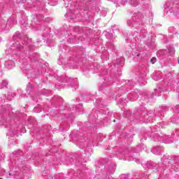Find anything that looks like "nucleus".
Listing matches in <instances>:
<instances>
[{
	"instance_id": "nucleus-1",
	"label": "nucleus",
	"mask_w": 179,
	"mask_h": 179,
	"mask_svg": "<svg viewBox=\"0 0 179 179\" xmlns=\"http://www.w3.org/2000/svg\"><path fill=\"white\" fill-rule=\"evenodd\" d=\"M153 139L155 142H160L163 139V137L159 136V134H155L153 136Z\"/></svg>"
},
{
	"instance_id": "nucleus-2",
	"label": "nucleus",
	"mask_w": 179,
	"mask_h": 179,
	"mask_svg": "<svg viewBox=\"0 0 179 179\" xmlns=\"http://www.w3.org/2000/svg\"><path fill=\"white\" fill-rule=\"evenodd\" d=\"M175 162H175V167L176 168L175 170L176 171H178V170H179V157H177L176 158Z\"/></svg>"
},
{
	"instance_id": "nucleus-3",
	"label": "nucleus",
	"mask_w": 179,
	"mask_h": 179,
	"mask_svg": "<svg viewBox=\"0 0 179 179\" xmlns=\"http://www.w3.org/2000/svg\"><path fill=\"white\" fill-rule=\"evenodd\" d=\"M8 86V83L6 81L3 80L1 83H0V89H4V87H6Z\"/></svg>"
},
{
	"instance_id": "nucleus-4",
	"label": "nucleus",
	"mask_w": 179,
	"mask_h": 179,
	"mask_svg": "<svg viewBox=\"0 0 179 179\" xmlns=\"http://www.w3.org/2000/svg\"><path fill=\"white\" fill-rule=\"evenodd\" d=\"M10 64H6V68L8 69H12V68H13V66H15V63H13V62H10Z\"/></svg>"
},
{
	"instance_id": "nucleus-5",
	"label": "nucleus",
	"mask_w": 179,
	"mask_h": 179,
	"mask_svg": "<svg viewBox=\"0 0 179 179\" xmlns=\"http://www.w3.org/2000/svg\"><path fill=\"white\" fill-rule=\"evenodd\" d=\"M31 89H32L31 84L30 83H29L27 86V90L28 92H31Z\"/></svg>"
},
{
	"instance_id": "nucleus-6",
	"label": "nucleus",
	"mask_w": 179,
	"mask_h": 179,
	"mask_svg": "<svg viewBox=\"0 0 179 179\" xmlns=\"http://www.w3.org/2000/svg\"><path fill=\"white\" fill-rule=\"evenodd\" d=\"M62 82H68V77L66 76H62Z\"/></svg>"
},
{
	"instance_id": "nucleus-7",
	"label": "nucleus",
	"mask_w": 179,
	"mask_h": 179,
	"mask_svg": "<svg viewBox=\"0 0 179 179\" xmlns=\"http://www.w3.org/2000/svg\"><path fill=\"white\" fill-rule=\"evenodd\" d=\"M150 62L152 64H155L156 62V57H152L150 60Z\"/></svg>"
},
{
	"instance_id": "nucleus-8",
	"label": "nucleus",
	"mask_w": 179,
	"mask_h": 179,
	"mask_svg": "<svg viewBox=\"0 0 179 179\" xmlns=\"http://www.w3.org/2000/svg\"><path fill=\"white\" fill-rule=\"evenodd\" d=\"M165 142L166 143H173V141L171 140H166Z\"/></svg>"
},
{
	"instance_id": "nucleus-9",
	"label": "nucleus",
	"mask_w": 179,
	"mask_h": 179,
	"mask_svg": "<svg viewBox=\"0 0 179 179\" xmlns=\"http://www.w3.org/2000/svg\"><path fill=\"white\" fill-rule=\"evenodd\" d=\"M17 48H19L20 50V49L23 48V45H17Z\"/></svg>"
},
{
	"instance_id": "nucleus-10",
	"label": "nucleus",
	"mask_w": 179,
	"mask_h": 179,
	"mask_svg": "<svg viewBox=\"0 0 179 179\" xmlns=\"http://www.w3.org/2000/svg\"><path fill=\"white\" fill-rule=\"evenodd\" d=\"M13 155H19V152H17V151H14L13 152Z\"/></svg>"
},
{
	"instance_id": "nucleus-11",
	"label": "nucleus",
	"mask_w": 179,
	"mask_h": 179,
	"mask_svg": "<svg viewBox=\"0 0 179 179\" xmlns=\"http://www.w3.org/2000/svg\"><path fill=\"white\" fill-rule=\"evenodd\" d=\"M175 108H176V110H179V105L175 106Z\"/></svg>"
},
{
	"instance_id": "nucleus-12",
	"label": "nucleus",
	"mask_w": 179,
	"mask_h": 179,
	"mask_svg": "<svg viewBox=\"0 0 179 179\" xmlns=\"http://www.w3.org/2000/svg\"><path fill=\"white\" fill-rule=\"evenodd\" d=\"M132 5H133L134 6H138V2H136V4L132 3Z\"/></svg>"
},
{
	"instance_id": "nucleus-13",
	"label": "nucleus",
	"mask_w": 179,
	"mask_h": 179,
	"mask_svg": "<svg viewBox=\"0 0 179 179\" xmlns=\"http://www.w3.org/2000/svg\"><path fill=\"white\" fill-rule=\"evenodd\" d=\"M19 44V42H15V43H14V45H17Z\"/></svg>"
},
{
	"instance_id": "nucleus-14",
	"label": "nucleus",
	"mask_w": 179,
	"mask_h": 179,
	"mask_svg": "<svg viewBox=\"0 0 179 179\" xmlns=\"http://www.w3.org/2000/svg\"><path fill=\"white\" fill-rule=\"evenodd\" d=\"M122 178H125V175H122Z\"/></svg>"
},
{
	"instance_id": "nucleus-15",
	"label": "nucleus",
	"mask_w": 179,
	"mask_h": 179,
	"mask_svg": "<svg viewBox=\"0 0 179 179\" xmlns=\"http://www.w3.org/2000/svg\"><path fill=\"white\" fill-rule=\"evenodd\" d=\"M153 79H154V80H159V79H156V78H155V77H153Z\"/></svg>"
},
{
	"instance_id": "nucleus-16",
	"label": "nucleus",
	"mask_w": 179,
	"mask_h": 179,
	"mask_svg": "<svg viewBox=\"0 0 179 179\" xmlns=\"http://www.w3.org/2000/svg\"><path fill=\"white\" fill-rule=\"evenodd\" d=\"M178 64H179V59H178Z\"/></svg>"
},
{
	"instance_id": "nucleus-17",
	"label": "nucleus",
	"mask_w": 179,
	"mask_h": 179,
	"mask_svg": "<svg viewBox=\"0 0 179 179\" xmlns=\"http://www.w3.org/2000/svg\"><path fill=\"white\" fill-rule=\"evenodd\" d=\"M113 122H115V120H113Z\"/></svg>"
},
{
	"instance_id": "nucleus-18",
	"label": "nucleus",
	"mask_w": 179,
	"mask_h": 179,
	"mask_svg": "<svg viewBox=\"0 0 179 179\" xmlns=\"http://www.w3.org/2000/svg\"><path fill=\"white\" fill-rule=\"evenodd\" d=\"M172 51H174V49H172Z\"/></svg>"
},
{
	"instance_id": "nucleus-19",
	"label": "nucleus",
	"mask_w": 179,
	"mask_h": 179,
	"mask_svg": "<svg viewBox=\"0 0 179 179\" xmlns=\"http://www.w3.org/2000/svg\"><path fill=\"white\" fill-rule=\"evenodd\" d=\"M1 41V38H0V41Z\"/></svg>"
},
{
	"instance_id": "nucleus-20",
	"label": "nucleus",
	"mask_w": 179,
	"mask_h": 179,
	"mask_svg": "<svg viewBox=\"0 0 179 179\" xmlns=\"http://www.w3.org/2000/svg\"><path fill=\"white\" fill-rule=\"evenodd\" d=\"M0 179H2V178H0Z\"/></svg>"
}]
</instances>
